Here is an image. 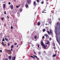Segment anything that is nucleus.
I'll return each mask as SVG.
<instances>
[{
  "mask_svg": "<svg viewBox=\"0 0 60 60\" xmlns=\"http://www.w3.org/2000/svg\"><path fill=\"white\" fill-rule=\"evenodd\" d=\"M34 38L35 39H37V36L35 35L34 37Z\"/></svg>",
  "mask_w": 60,
  "mask_h": 60,
  "instance_id": "nucleus-18",
  "label": "nucleus"
},
{
  "mask_svg": "<svg viewBox=\"0 0 60 60\" xmlns=\"http://www.w3.org/2000/svg\"><path fill=\"white\" fill-rule=\"evenodd\" d=\"M2 43L3 46L4 45V42H2Z\"/></svg>",
  "mask_w": 60,
  "mask_h": 60,
  "instance_id": "nucleus-25",
  "label": "nucleus"
},
{
  "mask_svg": "<svg viewBox=\"0 0 60 60\" xmlns=\"http://www.w3.org/2000/svg\"><path fill=\"white\" fill-rule=\"evenodd\" d=\"M5 4H3V8H5Z\"/></svg>",
  "mask_w": 60,
  "mask_h": 60,
  "instance_id": "nucleus-13",
  "label": "nucleus"
},
{
  "mask_svg": "<svg viewBox=\"0 0 60 60\" xmlns=\"http://www.w3.org/2000/svg\"><path fill=\"white\" fill-rule=\"evenodd\" d=\"M50 33L51 35L52 34V32H51V30H50Z\"/></svg>",
  "mask_w": 60,
  "mask_h": 60,
  "instance_id": "nucleus-20",
  "label": "nucleus"
},
{
  "mask_svg": "<svg viewBox=\"0 0 60 60\" xmlns=\"http://www.w3.org/2000/svg\"><path fill=\"white\" fill-rule=\"evenodd\" d=\"M45 11H46L45 9H44L43 10L42 12V13H46V12H45Z\"/></svg>",
  "mask_w": 60,
  "mask_h": 60,
  "instance_id": "nucleus-3",
  "label": "nucleus"
},
{
  "mask_svg": "<svg viewBox=\"0 0 60 60\" xmlns=\"http://www.w3.org/2000/svg\"><path fill=\"white\" fill-rule=\"evenodd\" d=\"M11 29H13V26H11Z\"/></svg>",
  "mask_w": 60,
  "mask_h": 60,
  "instance_id": "nucleus-30",
  "label": "nucleus"
},
{
  "mask_svg": "<svg viewBox=\"0 0 60 60\" xmlns=\"http://www.w3.org/2000/svg\"><path fill=\"white\" fill-rule=\"evenodd\" d=\"M45 38L44 36H43L42 37V39H44Z\"/></svg>",
  "mask_w": 60,
  "mask_h": 60,
  "instance_id": "nucleus-34",
  "label": "nucleus"
},
{
  "mask_svg": "<svg viewBox=\"0 0 60 60\" xmlns=\"http://www.w3.org/2000/svg\"><path fill=\"white\" fill-rule=\"evenodd\" d=\"M44 35H45V36L46 37H47L48 38H49V35H48L47 34H45Z\"/></svg>",
  "mask_w": 60,
  "mask_h": 60,
  "instance_id": "nucleus-4",
  "label": "nucleus"
},
{
  "mask_svg": "<svg viewBox=\"0 0 60 60\" xmlns=\"http://www.w3.org/2000/svg\"><path fill=\"white\" fill-rule=\"evenodd\" d=\"M11 48H13V45H12L11 46Z\"/></svg>",
  "mask_w": 60,
  "mask_h": 60,
  "instance_id": "nucleus-31",
  "label": "nucleus"
},
{
  "mask_svg": "<svg viewBox=\"0 0 60 60\" xmlns=\"http://www.w3.org/2000/svg\"><path fill=\"white\" fill-rule=\"evenodd\" d=\"M41 44L42 46H43L44 45V43H43V41H42L41 42Z\"/></svg>",
  "mask_w": 60,
  "mask_h": 60,
  "instance_id": "nucleus-10",
  "label": "nucleus"
},
{
  "mask_svg": "<svg viewBox=\"0 0 60 60\" xmlns=\"http://www.w3.org/2000/svg\"><path fill=\"white\" fill-rule=\"evenodd\" d=\"M51 12H52L53 13H56V12L55 11H54V10H53L51 11Z\"/></svg>",
  "mask_w": 60,
  "mask_h": 60,
  "instance_id": "nucleus-11",
  "label": "nucleus"
},
{
  "mask_svg": "<svg viewBox=\"0 0 60 60\" xmlns=\"http://www.w3.org/2000/svg\"><path fill=\"white\" fill-rule=\"evenodd\" d=\"M33 56L34 57H36V58H37L38 59H39V58H38V57H37V56H35L34 55H33Z\"/></svg>",
  "mask_w": 60,
  "mask_h": 60,
  "instance_id": "nucleus-12",
  "label": "nucleus"
},
{
  "mask_svg": "<svg viewBox=\"0 0 60 60\" xmlns=\"http://www.w3.org/2000/svg\"><path fill=\"white\" fill-rule=\"evenodd\" d=\"M5 60H8V59L6 58L5 59Z\"/></svg>",
  "mask_w": 60,
  "mask_h": 60,
  "instance_id": "nucleus-42",
  "label": "nucleus"
},
{
  "mask_svg": "<svg viewBox=\"0 0 60 60\" xmlns=\"http://www.w3.org/2000/svg\"><path fill=\"white\" fill-rule=\"evenodd\" d=\"M53 34H52V36H53Z\"/></svg>",
  "mask_w": 60,
  "mask_h": 60,
  "instance_id": "nucleus-62",
  "label": "nucleus"
},
{
  "mask_svg": "<svg viewBox=\"0 0 60 60\" xmlns=\"http://www.w3.org/2000/svg\"><path fill=\"white\" fill-rule=\"evenodd\" d=\"M15 21H17L18 20V19H15Z\"/></svg>",
  "mask_w": 60,
  "mask_h": 60,
  "instance_id": "nucleus-37",
  "label": "nucleus"
},
{
  "mask_svg": "<svg viewBox=\"0 0 60 60\" xmlns=\"http://www.w3.org/2000/svg\"><path fill=\"white\" fill-rule=\"evenodd\" d=\"M46 44H49V42L48 41H46Z\"/></svg>",
  "mask_w": 60,
  "mask_h": 60,
  "instance_id": "nucleus-17",
  "label": "nucleus"
},
{
  "mask_svg": "<svg viewBox=\"0 0 60 60\" xmlns=\"http://www.w3.org/2000/svg\"><path fill=\"white\" fill-rule=\"evenodd\" d=\"M16 8H18L19 7V6H16Z\"/></svg>",
  "mask_w": 60,
  "mask_h": 60,
  "instance_id": "nucleus-48",
  "label": "nucleus"
},
{
  "mask_svg": "<svg viewBox=\"0 0 60 60\" xmlns=\"http://www.w3.org/2000/svg\"><path fill=\"white\" fill-rule=\"evenodd\" d=\"M54 49H55V47H54Z\"/></svg>",
  "mask_w": 60,
  "mask_h": 60,
  "instance_id": "nucleus-60",
  "label": "nucleus"
},
{
  "mask_svg": "<svg viewBox=\"0 0 60 60\" xmlns=\"http://www.w3.org/2000/svg\"><path fill=\"white\" fill-rule=\"evenodd\" d=\"M41 25V23L40 22H38V26H40Z\"/></svg>",
  "mask_w": 60,
  "mask_h": 60,
  "instance_id": "nucleus-15",
  "label": "nucleus"
},
{
  "mask_svg": "<svg viewBox=\"0 0 60 60\" xmlns=\"http://www.w3.org/2000/svg\"><path fill=\"white\" fill-rule=\"evenodd\" d=\"M0 51L1 53H2V50H0Z\"/></svg>",
  "mask_w": 60,
  "mask_h": 60,
  "instance_id": "nucleus-41",
  "label": "nucleus"
},
{
  "mask_svg": "<svg viewBox=\"0 0 60 60\" xmlns=\"http://www.w3.org/2000/svg\"><path fill=\"white\" fill-rule=\"evenodd\" d=\"M4 18H1V19L2 20H4Z\"/></svg>",
  "mask_w": 60,
  "mask_h": 60,
  "instance_id": "nucleus-33",
  "label": "nucleus"
},
{
  "mask_svg": "<svg viewBox=\"0 0 60 60\" xmlns=\"http://www.w3.org/2000/svg\"><path fill=\"white\" fill-rule=\"evenodd\" d=\"M7 51H9V52H11V50H10L9 51V50H7Z\"/></svg>",
  "mask_w": 60,
  "mask_h": 60,
  "instance_id": "nucleus-32",
  "label": "nucleus"
},
{
  "mask_svg": "<svg viewBox=\"0 0 60 60\" xmlns=\"http://www.w3.org/2000/svg\"><path fill=\"white\" fill-rule=\"evenodd\" d=\"M49 24H51V22H49Z\"/></svg>",
  "mask_w": 60,
  "mask_h": 60,
  "instance_id": "nucleus-53",
  "label": "nucleus"
},
{
  "mask_svg": "<svg viewBox=\"0 0 60 60\" xmlns=\"http://www.w3.org/2000/svg\"><path fill=\"white\" fill-rule=\"evenodd\" d=\"M36 12H35V14H36Z\"/></svg>",
  "mask_w": 60,
  "mask_h": 60,
  "instance_id": "nucleus-51",
  "label": "nucleus"
},
{
  "mask_svg": "<svg viewBox=\"0 0 60 60\" xmlns=\"http://www.w3.org/2000/svg\"><path fill=\"white\" fill-rule=\"evenodd\" d=\"M7 17L8 18V19H9V16H7Z\"/></svg>",
  "mask_w": 60,
  "mask_h": 60,
  "instance_id": "nucleus-47",
  "label": "nucleus"
},
{
  "mask_svg": "<svg viewBox=\"0 0 60 60\" xmlns=\"http://www.w3.org/2000/svg\"><path fill=\"white\" fill-rule=\"evenodd\" d=\"M56 40H57V38H56Z\"/></svg>",
  "mask_w": 60,
  "mask_h": 60,
  "instance_id": "nucleus-58",
  "label": "nucleus"
},
{
  "mask_svg": "<svg viewBox=\"0 0 60 60\" xmlns=\"http://www.w3.org/2000/svg\"><path fill=\"white\" fill-rule=\"evenodd\" d=\"M39 46H40V45H38V48H39L40 47Z\"/></svg>",
  "mask_w": 60,
  "mask_h": 60,
  "instance_id": "nucleus-40",
  "label": "nucleus"
},
{
  "mask_svg": "<svg viewBox=\"0 0 60 60\" xmlns=\"http://www.w3.org/2000/svg\"><path fill=\"white\" fill-rule=\"evenodd\" d=\"M10 8L11 9H13V5H10Z\"/></svg>",
  "mask_w": 60,
  "mask_h": 60,
  "instance_id": "nucleus-6",
  "label": "nucleus"
},
{
  "mask_svg": "<svg viewBox=\"0 0 60 60\" xmlns=\"http://www.w3.org/2000/svg\"><path fill=\"white\" fill-rule=\"evenodd\" d=\"M34 54H36V53L35 52H34Z\"/></svg>",
  "mask_w": 60,
  "mask_h": 60,
  "instance_id": "nucleus-46",
  "label": "nucleus"
},
{
  "mask_svg": "<svg viewBox=\"0 0 60 60\" xmlns=\"http://www.w3.org/2000/svg\"><path fill=\"white\" fill-rule=\"evenodd\" d=\"M46 47H48V46H47V45H46Z\"/></svg>",
  "mask_w": 60,
  "mask_h": 60,
  "instance_id": "nucleus-57",
  "label": "nucleus"
},
{
  "mask_svg": "<svg viewBox=\"0 0 60 60\" xmlns=\"http://www.w3.org/2000/svg\"><path fill=\"white\" fill-rule=\"evenodd\" d=\"M17 43H15V45H17Z\"/></svg>",
  "mask_w": 60,
  "mask_h": 60,
  "instance_id": "nucleus-44",
  "label": "nucleus"
},
{
  "mask_svg": "<svg viewBox=\"0 0 60 60\" xmlns=\"http://www.w3.org/2000/svg\"><path fill=\"white\" fill-rule=\"evenodd\" d=\"M15 57L14 56V58H13V57H12V60H15Z\"/></svg>",
  "mask_w": 60,
  "mask_h": 60,
  "instance_id": "nucleus-7",
  "label": "nucleus"
},
{
  "mask_svg": "<svg viewBox=\"0 0 60 60\" xmlns=\"http://www.w3.org/2000/svg\"><path fill=\"white\" fill-rule=\"evenodd\" d=\"M41 3V4H43V3H44V2L43 1H42Z\"/></svg>",
  "mask_w": 60,
  "mask_h": 60,
  "instance_id": "nucleus-27",
  "label": "nucleus"
},
{
  "mask_svg": "<svg viewBox=\"0 0 60 60\" xmlns=\"http://www.w3.org/2000/svg\"><path fill=\"white\" fill-rule=\"evenodd\" d=\"M4 13L5 14H6V11H4Z\"/></svg>",
  "mask_w": 60,
  "mask_h": 60,
  "instance_id": "nucleus-36",
  "label": "nucleus"
},
{
  "mask_svg": "<svg viewBox=\"0 0 60 60\" xmlns=\"http://www.w3.org/2000/svg\"><path fill=\"white\" fill-rule=\"evenodd\" d=\"M15 1H16V0H14Z\"/></svg>",
  "mask_w": 60,
  "mask_h": 60,
  "instance_id": "nucleus-63",
  "label": "nucleus"
},
{
  "mask_svg": "<svg viewBox=\"0 0 60 60\" xmlns=\"http://www.w3.org/2000/svg\"><path fill=\"white\" fill-rule=\"evenodd\" d=\"M11 51H13V49H11Z\"/></svg>",
  "mask_w": 60,
  "mask_h": 60,
  "instance_id": "nucleus-35",
  "label": "nucleus"
},
{
  "mask_svg": "<svg viewBox=\"0 0 60 60\" xmlns=\"http://www.w3.org/2000/svg\"><path fill=\"white\" fill-rule=\"evenodd\" d=\"M30 57H32V58H33V57H33V56H30Z\"/></svg>",
  "mask_w": 60,
  "mask_h": 60,
  "instance_id": "nucleus-39",
  "label": "nucleus"
},
{
  "mask_svg": "<svg viewBox=\"0 0 60 60\" xmlns=\"http://www.w3.org/2000/svg\"><path fill=\"white\" fill-rule=\"evenodd\" d=\"M39 0H37V2L38 3H39Z\"/></svg>",
  "mask_w": 60,
  "mask_h": 60,
  "instance_id": "nucleus-45",
  "label": "nucleus"
},
{
  "mask_svg": "<svg viewBox=\"0 0 60 60\" xmlns=\"http://www.w3.org/2000/svg\"><path fill=\"white\" fill-rule=\"evenodd\" d=\"M5 41V40L4 39V38H3V39L2 40V41Z\"/></svg>",
  "mask_w": 60,
  "mask_h": 60,
  "instance_id": "nucleus-24",
  "label": "nucleus"
},
{
  "mask_svg": "<svg viewBox=\"0 0 60 60\" xmlns=\"http://www.w3.org/2000/svg\"><path fill=\"white\" fill-rule=\"evenodd\" d=\"M10 43H8V46H10Z\"/></svg>",
  "mask_w": 60,
  "mask_h": 60,
  "instance_id": "nucleus-29",
  "label": "nucleus"
},
{
  "mask_svg": "<svg viewBox=\"0 0 60 60\" xmlns=\"http://www.w3.org/2000/svg\"><path fill=\"white\" fill-rule=\"evenodd\" d=\"M50 21H51V20H50Z\"/></svg>",
  "mask_w": 60,
  "mask_h": 60,
  "instance_id": "nucleus-61",
  "label": "nucleus"
},
{
  "mask_svg": "<svg viewBox=\"0 0 60 60\" xmlns=\"http://www.w3.org/2000/svg\"><path fill=\"white\" fill-rule=\"evenodd\" d=\"M46 31V30L45 29H44L43 30V32H44Z\"/></svg>",
  "mask_w": 60,
  "mask_h": 60,
  "instance_id": "nucleus-19",
  "label": "nucleus"
},
{
  "mask_svg": "<svg viewBox=\"0 0 60 60\" xmlns=\"http://www.w3.org/2000/svg\"><path fill=\"white\" fill-rule=\"evenodd\" d=\"M46 32L48 33L49 35H50V32H49V31L47 30Z\"/></svg>",
  "mask_w": 60,
  "mask_h": 60,
  "instance_id": "nucleus-14",
  "label": "nucleus"
},
{
  "mask_svg": "<svg viewBox=\"0 0 60 60\" xmlns=\"http://www.w3.org/2000/svg\"><path fill=\"white\" fill-rule=\"evenodd\" d=\"M9 59H10V60H11V56H10L9 57Z\"/></svg>",
  "mask_w": 60,
  "mask_h": 60,
  "instance_id": "nucleus-22",
  "label": "nucleus"
},
{
  "mask_svg": "<svg viewBox=\"0 0 60 60\" xmlns=\"http://www.w3.org/2000/svg\"><path fill=\"white\" fill-rule=\"evenodd\" d=\"M60 11V9H59V11Z\"/></svg>",
  "mask_w": 60,
  "mask_h": 60,
  "instance_id": "nucleus-49",
  "label": "nucleus"
},
{
  "mask_svg": "<svg viewBox=\"0 0 60 60\" xmlns=\"http://www.w3.org/2000/svg\"><path fill=\"white\" fill-rule=\"evenodd\" d=\"M59 26H60V25L58 24V23H57L56 24V25L55 26V27L56 30V28H57V26H58L60 27Z\"/></svg>",
  "mask_w": 60,
  "mask_h": 60,
  "instance_id": "nucleus-1",
  "label": "nucleus"
},
{
  "mask_svg": "<svg viewBox=\"0 0 60 60\" xmlns=\"http://www.w3.org/2000/svg\"><path fill=\"white\" fill-rule=\"evenodd\" d=\"M18 46H19V45H17V46H16L17 47H18Z\"/></svg>",
  "mask_w": 60,
  "mask_h": 60,
  "instance_id": "nucleus-50",
  "label": "nucleus"
},
{
  "mask_svg": "<svg viewBox=\"0 0 60 60\" xmlns=\"http://www.w3.org/2000/svg\"><path fill=\"white\" fill-rule=\"evenodd\" d=\"M33 4L34 6H36V2L35 1L34 2Z\"/></svg>",
  "mask_w": 60,
  "mask_h": 60,
  "instance_id": "nucleus-8",
  "label": "nucleus"
},
{
  "mask_svg": "<svg viewBox=\"0 0 60 60\" xmlns=\"http://www.w3.org/2000/svg\"><path fill=\"white\" fill-rule=\"evenodd\" d=\"M42 46H43V48L44 49H45L46 48V47L45 45H44Z\"/></svg>",
  "mask_w": 60,
  "mask_h": 60,
  "instance_id": "nucleus-9",
  "label": "nucleus"
},
{
  "mask_svg": "<svg viewBox=\"0 0 60 60\" xmlns=\"http://www.w3.org/2000/svg\"><path fill=\"white\" fill-rule=\"evenodd\" d=\"M8 4H9V5H10V4H11V2H9L8 3Z\"/></svg>",
  "mask_w": 60,
  "mask_h": 60,
  "instance_id": "nucleus-38",
  "label": "nucleus"
},
{
  "mask_svg": "<svg viewBox=\"0 0 60 60\" xmlns=\"http://www.w3.org/2000/svg\"><path fill=\"white\" fill-rule=\"evenodd\" d=\"M27 2L28 4H30V0H27Z\"/></svg>",
  "mask_w": 60,
  "mask_h": 60,
  "instance_id": "nucleus-2",
  "label": "nucleus"
},
{
  "mask_svg": "<svg viewBox=\"0 0 60 60\" xmlns=\"http://www.w3.org/2000/svg\"><path fill=\"white\" fill-rule=\"evenodd\" d=\"M45 25H48V24H47V23H46L45 24Z\"/></svg>",
  "mask_w": 60,
  "mask_h": 60,
  "instance_id": "nucleus-54",
  "label": "nucleus"
},
{
  "mask_svg": "<svg viewBox=\"0 0 60 60\" xmlns=\"http://www.w3.org/2000/svg\"><path fill=\"white\" fill-rule=\"evenodd\" d=\"M49 39L50 41H51L52 40V39H51V38H49Z\"/></svg>",
  "mask_w": 60,
  "mask_h": 60,
  "instance_id": "nucleus-28",
  "label": "nucleus"
},
{
  "mask_svg": "<svg viewBox=\"0 0 60 60\" xmlns=\"http://www.w3.org/2000/svg\"><path fill=\"white\" fill-rule=\"evenodd\" d=\"M33 58H34V59H35V58L34 57H33Z\"/></svg>",
  "mask_w": 60,
  "mask_h": 60,
  "instance_id": "nucleus-55",
  "label": "nucleus"
},
{
  "mask_svg": "<svg viewBox=\"0 0 60 60\" xmlns=\"http://www.w3.org/2000/svg\"><path fill=\"white\" fill-rule=\"evenodd\" d=\"M38 54H41V52H38Z\"/></svg>",
  "mask_w": 60,
  "mask_h": 60,
  "instance_id": "nucleus-43",
  "label": "nucleus"
},
{
  "mask_svg": "<svg viewBox=\"0 0 60 60\" xmlns=\"http://www.w3.org/2000/svg\"><path fill=\"white\" fill-rule=\"evenodd\" d=\"M49 48V47L48 48Z\"/></svg>",
  "mask_w": 60,
  "mask_h": 60,
  "instance_id": "nucleus-64",
  "label": "nucleus"
},
{
  "mask_svg": "<svg viewBox=\"0 0 60 60\" xmlns=\"http://www.w3.org/2000/svg\"><path fill=\"white\" fill-rule=\"evenodd\" d=\"M19 12H21V11H22V8H21L19 10Z\"/></svg>",
  "mask_w": 60,
  "mask_h": 60,
  "instance_id": "nucleus-5",
  "label": "nucleus"
},
{
  "mask_svg": "<svg viewBox=\"0 0 60 60\" xmlns=\"http://www.w3.org/2000/svg\"><path fill=\"white\" fill-rule=\"evenodd\" d=\"M56 56V54H55L53 55V57H55Z\"/></svg>",
  "mask_w": 60,
  "mask_h": 60,
  "instance_id": "nucleus-23",
  "label": "nucleus"
},
{
  "mask_svg": "<svg viewBox=\"0 0 60 60\" xmlns=\"http://www.w3.org/2000/svg\"><path fill=\"white\" fill-rule=\"evenodd\" d=\"M6 24L5 23L4 25V26H6Z\"/></svg>",
  "mask_w": 60,
  "mask_h": 60,
  "instance_id": "nucleus-52",
  "label": "nucleus"
},
{
  "mask_svg": "<svg viewBox=\"0 0 60 60\" xmlns=\"http://www.w3.org/2000/svg\"><path fill=\"white\" fill-rule=\"evenodd\" d=\"M33 46H34V45H32V47H33Z\"/></svg>",
  "mask_w": 60,
  "mask_h": 60,
  "instance_id": "nucleus-59",
  "label": "nucleus"
},
{
  "mask_svg": "<svg viewBox=\"0 0 60 60\" xmlns=\"http://www.w3.org/2000/svg\"><path fill=\"white\" fill-rule=\"evenodd\" d=\"M25 6L26 7H28V4H26L25 5Z\"/></svg>",
  "mask_w": 60,
  "mask_h": 60,
  "instance_id": "nucleus-21",
  "label": "nucleus"
},
{
  "mask_svg": "<svg viewBox=\"0 0 60 60\" xmlns=\"http://www.w3.org/2000/svg\"><path fill=\"white\" fill-rule=\"evenodd\" d=\"M5 39L6 41H8V39L6 38H5Z\"/></svg>",
  "mask_w": 60,
  "mask_h": 60,
  "instance_id": "nucleus-16",
  "label": "nucleus"
},
{
  "mask_svg": "<svg viewBox=\"0 0 60 60\" xmlns=\"http://www.w3.org/2000/svg\"><path fill=\"white\" fill-rule=\"evenodd\" d=\"M5 1H4V3H5Z\"/></svg>",
  "mask_w": 60,
  "mask_h": 60,
  "instance_id": "nucleus-56",
  "label": "nucleus"
},
{
  "mask_svg": "<svg viewBox=\"0 0 60 60\" xmlns=\"http://www.w3.org/2000/svg\"><path fill=\"white\" fill-rule=\"evenodd\" d=\"M52 45L53 46H55V43H53V44Z\"/></svg>",
  "mask_w": 60,
  "mask_h": 60,
  "instance_id": "nucleus-26",
  "label": "nucleus"
}]
</instances>
